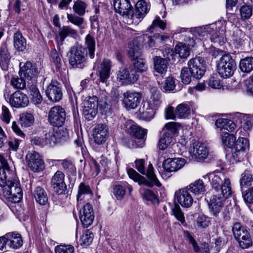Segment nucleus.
Returning a JSON list of instances; mask_svg holds the SVG:
<instances>
[{
	"mask_svg": "<svg viewBox=\"0 0 253 253\" xmlns=\"http://www.w3.org/2000/svg\"><path fill=\"white\" fill-rule=\"evenodd\" d=\"M135 167L136 169L142 174H146L150 181L138 173L134 169L128 168L127 169V172L129 177L135 182H138L139 184H144L149 187H152L154 185L158 187L161 186V184L156 177L154 172V168L151 164L148 166L147 172L146 173L145 170V161L144 159L136 160L135 161Z\"/></svg>",
	"mask_w": 253,
	"mask_h": 253,
	"instance_id": "nucleus-1",
	"label": "nucleus"
},
{
	"mask_svg": "<svg viewBox=\"0 0 253 253\" xmlns=\"http://www.w3.org/2000/svg\"><path fill=\"white\" fill-rule=\"evenodd\" d=\"M208 178L212 191L216 194L222 195L223 197L228 198L232 194L231 181L221 172H213L207 174L205 177Z\"/></svg>",
	"mask_w": 253,
	"mask_h": 253,
	"instance_id": "nucleus-2",
	"label": "nucleus"
},
{
	"mask_svg": "<svg viewBox=\"0 0 253 253\" xmlns=\"http://www.w3.org/2000/svg\"><path fill=\"white\" fill-rule=\"evenodd\" d=\"M87 49L82 45L73 46L67 53L69 65L72 68L83 69L87 60Z\"/></svg>",
	"mask_w": 253,
	"mask_h": 253,
	"instance_id": "nucleus-3",
	"label": "nucleus"
},
{
	"mask_svg": "<svg viewBox=\"0 0 253 253\" xmlns=\"http://www.w3.org/2000/svg\"><path fill=\"white\" fill-rule=\"evenodd\" d=\"M2 188L3 196L9 201L19 203L23 197V191L19 181L16 179L9 180Z\"/></svg>",
	"mask_w": 253,
	"mask_h": 253,
	"instance_id": "nucleus-4",
	"label": "nucleus"
},
{
	"mask_svg": "<svg viewBox=\"0 0 253 253\" xmlns=\"http://www.w3.org/2000/svg\"><path fill=\"white\" fill-rule=\"evenodd\" d=\"M217 71L219 75L223 78L231 77L236 69L235 60L230 54L221 57L216 61Z\"/></svg>",
	"mask_w": 253,
	"mask_h": 253,
	"instance_id": "nucleus-5",
	"label": "nucleus"
},
{
	"mask_svg": "<svg viewBox=\"0 0 253 253\" xmlns=\"http://www.w3.org/2000/svg\"><path fill=\"white\" fill-rule=\"evenodd\" d=\"M179 126L180 125L175 122H169L165 125L159 140L158 147L159 149L164 150L168 147Z\"/></svg>",
	"mask_w": 253,
	"mask_h": 253,
	"instance_id": "nucleus-6",
	"label": "nucleus"
},
{
	"mask_svg": "<svg viewBox=\"0 0 253 253\" xmlns=\"http://www.w3.org/2000/svg\"><path fill=\"white\" fill-rule=\"evenodd\" d=\"M232 231L235 239L242 248L247 249L252 245L251 236L246 226L240 222H235L233 224Z\"/></svg>",
	"mask_w": 253,
	"mask_h": 253,
	"instance_id": "nucleus-7",
	"label": "nucleus"
},
{
	"mask_svg": "<svg viewBox=\"0 0 253 253\" xmlns=\"http://www.w3.org/2000/svg\"><path fill=\"white\" fill-rule=\"evenodd\" d=\"M128 56L133 65V69L135 70V73H142L147 70L146 61L142 57V52L138 48V46L130 47L128 51Z\"/></svg>",
	"mask_w": 253,
	"mask_h": 253,
	"instance_id": "nucleus-8",
	"label": "nucleus"
},
{
	"mask_svg": "<svg viewBox=\"0 0 253 253\" xmlns=\"http://www.w3.org/2000/svg\"><path fill=\"white\" fill-rule=\"evenodd\" d=\"M249 149V139L244 137H239L235 143V151L232 153L233 160L236 162L244 161L247 156Z\"/></svg>",
	"mask_w": 253,
	"mask_h": 253,
	"instance_id": "nucleus-9",
	"label": "nucleus"
},
{
	"mask_svg": "<svg viewBox=\"0 0 253 253\" xmlns=\"http://www.w3.org/2000/svg\"><path fill=\"white\" fill-rule=\"evenodd\" d=\"M185 163V160L181 158H168L165 160L163 164L164 171L162 173V177L166 178L169 177L171 175V172H175L182 168Z\"/></svg>",
	"mask_w": 253,
	"mask_h": 253,
	"instance_id": "nucleus-10",
	"label": "nucleus"
},
{
	"mask_svg": "<svg viewBox=\"0 0 253 253\" xmlns=\"http://www.w3.org/2000/svg\"><path fill=\"white\" fill-rule=\"evenodd\" d=\"M66 120L65 109L60 106L52 107L48 114V121L49 124L58 127L62 126Z\"/></svg>",
	"mask_w": 253,
	"mask_h": 253,
	"instance_id": "nucleus-11",
	"label": "nucleus"
},
{
	"mask_svg": "<svg viewBox=\"0 0 253 253\" xmlns=\"http://www.w3.org/2000/svg\"><path fill=\"white\" fill-rule=\"evenodd\" d=\"M39 73L38 69L35 63L27 61L23 66H21V63H20L19 77H24L28 81L37 83Z\"/></svg>",
	"mask_w": 253,
	"mask_h": 253,
	"instance_id": "nucleus-12",
	"label": "nucleus"
},
{
	"mask_svg": "<svg viewBox=\"0 0 253 253\" xmlns=\"http://www.w3.org/2000/svg\"><path fill=\"white\" fill-rule=\"evenodd\" d=\"M227 198L223 197L222 195L213 194L208 201V206L211 214L215 220L219 219V215L222 211L224 201Z\"/></svg>",
	"mask_w": 253,
	"mask_h": 253,
	"instance_id": "nucleus-13",
	"label": "nucleus"
},
{
	"mask_svg": "<svg viewBox=\"0 0 253 253\" xmlns=\"http://www.w3.org/2000/svg\"><path fill=\"white\" fill-rule=\"evenodd\" d=\"M48 98L53 102L60 101L63 97V87L61 83L56 80H52L45 90Z\"/></svg>",
	"mask_w": 253,
	"mask_h": 253,
	"instance_id": "nucleus-14",
	"label": "nucleus"
},
{
	"mask_svg": "<svg viewBox=\"0 0 253 253\" xmlns=\"http://www.w3.org/2000/svg\"><path fill=\"white\" fill-rule=\"evenodd\" d=\"M26 161L29 168L34 172H39L45 168L42 156L35 151L28 153L26 156Z\"/></svg>",
	"mask_w": 253,
	"mask_h": 253,
	"instance_id": "nucleus-15",
	"label": "nucleus"
},
{
	"mask_svg": "<svg viewBox=\"0 0 253 253\" xmlns=\"http://www.w3.org/2000/svg\"><path fill=\"white\" fill-rule=\"evenodd\" d=\"M188 66L194 75V78L201 79L205 74L206 67L204 59L201 57L191 59L188 62Z\"/></svg>",
	"mask_w": 253,
	"mask_h": 253,
	"instance_id": "nucleus-16",
	"label": "nucleus"
},
{
	"mask_svg": "<svg viewBox=\"0 0 253 253\" xmlns=\"http://www.w3.org/2000/svg\"><path fill=\"white\" fill-rule=\"evenodd\" d=\"M115 11L128 18H133V9L130 0H113Z\"/></svg>",
	"mask_w": 253,
	"mask_h": 253,
	"instance_id": "nucleus-17",
	"label": "nucleus"
},
{
	"mask_svg": "<svg viewBox=\"0 0 253 253\" xmlns=\"http://www.w3.org/2000/svg\"><path fill=\"white\" fill-rule=\"evenodd\" d=\"M5 98L9 99V103L12 107L16 108H23L27 106L29 102L28 96L20 91H16L7 97L4 94Z\"/></svg>",
	"mask_w": 253,
	"mask_h": 253,
	"instance_id": "nucleus-18",
	"label": "nucleus"
},
{
	"mask_svg": "<svg viewBox=\"0 0 253 253\" xmlns=\"http://www.w3.org/2000/svg\"><path fill=\"white\" fill-rule=\"evenodd\" d=\"M98 102L95 96L89 97L84 103L83 114L85 119L92 120L98 112Z\"/></svg>",
	"mask_w": 253,
	"mask_h": 253,
	"instance_id": "nucleus-19",
	"label": "nucleus"
},
{
	"mask_svg": "<svg viewBox=\"0 0 253 253\" xmlns=\"http://www.w3.org/2000/svg\"><path fill=\"white\" fill-rule=\"evenodd\" d=\"M117 78L122 84H130L136 82L139 75L132 67L124 68L119 71Z\"/></svg>",
	"mask_w": 253,
	"mask_h": 253,
	"instance_id": "nucleus-20",
	"label": "nucleus"
},
{
	"mask_svg": "<svg viewBox=\"0 0 253 253\" xmlns=\"http://www.w3.org/2000/svg\"><path fill=\"white\" fill-rule=\"evenodd\" d=\"M64 174L61 171H57L51 179V186L54 192L58 195L65 194L67 186L64 182Z\"/></svg>",
	"mask_w": 253,
	"mask_h": 253,
	"instance_id": "nucleus-21",
	"label": "nucleus"
},
{
	"mask_svg": "<svg viewBox=\"0 0 253 253\" xmlns=\"http://www.w3.org/2000/svg\"><path fill=\"white\" fill-rule=\"evenodd\" d=\"M141 99L140 93L127 91L123 93V102L127 109H133L138 105Z\"/></svg>",
	"mask_w": 253,
	"mask_h": 253,
	"instance_id": "nucleus-22",
	"label": "nucleus"
},
{
	"mask_svg": "<svg viewBox=\"0 0 253 253\" xmlns=\"http://www.w3.org/2000/svg\"><path fill=\"white\" fill-rule=\"evenodd\" d=\"M189 153L192 157L197 161L206 159L209 154L207 148L199 142H195L190 146Z\"/></svg>",
	"mask_w": 253,
	"mask_h": 253,
	"instance_id": "nucleus-23",
	"label": "nucleus"
},
{
	"mask_svg": "<svg viewBox=\"0 0 253 253\" xmlns=\"http://www.w3.org/2000/svg\"><path fill=\"white\" fill-rule=\"evenodd\" d=\"M80 218L84 227L87 228L92 224L94 219V215L91 205L87 203L80 210Z\"/></svg>",
	"mask_w": 253,
	"mask_h": 253,
	"instance_id": "nucleus-24",
	"label": "nucleus"
},
{
	"mask_svg": "<svg viewBox=\"0 0 253 253\" xmlns=\"http://www.w3.org/2000/svg\"><path fill=\"white\" fill-rule=\"evenodd\" d=\"M175 197L178 203L184 208H190L194 201L192 195L188 190V187L176 191Z\"/></svg>",
	"mask_w": 253,
	"mask_h": 253,
	"instance_id": "nucleus-25",
	"label": "nucleus"
},
{
	"mask_svg": "<svg viewBox=\"0 0 253 253\" xmlns=\"http://www.w3.org/2000/svg\"><path fill=\"white\" fill-rule=\"evenodd\" d=\"M124 129L131 136L138 139H144L147 132L146 129L136 125L132 120H129L124 124Z\"/></svg>",
	"mask_w": 253,
	"mask_h": 253,
	"instance_id": "nucleus-26",
	"label": "nucleus"
},
{
	"mask_svg": "<svg viewBox=\"0 0 253 253\" xmlns=\"http://www.w3.org/2000/svg\"><path fill=\"white\" fill-rule=\"evenodd\" d=\"M93 136L95 143L101 144L104 143L108 136L107 126L103 124L97 125L93 130Z\"/></svg>",
	"mask_w": 253,
	"mask_h": 253,
	"instance_id": "nucleus-27",
	"label": "nucleus"
},
{
	"mask_svg": "<svg viewBox=\"0 0 253 253\" xmlns=\"http://www.w3.org/2000/svg\"><path fill=\"white\" fill-rule=\"evenodd\" d=\"M112 67L111 61L108 59H104L100 64L98 71L100 81L106 83L109 78Z\"/></svg>",
	"mask_w": 253,
	"mask_h": 253,
	"instance_id": "nucleus-28",
	"label": "nucleus"
},
{
	"mask_svg": "<svg viewBox=\"0 0 253 253\" xmlns=\"http://www.w3.org/2000/svg\"><path fill=\"white\" fill-rule=\"evenodd\" d=\"M7 239V245L11 249H17L20 248L23 243L20 234L14 232H10L6 234Z\"/></svg>",
	"mask_w": 253,
	"mask_h": 253,
	"instance_id": "nucleus-29",
	"label": "nucleus"
},
{
	"mask_svg": "<svg viewBox=\"0 0 253 253\" xmlns=\"http://www.w3.org/2000/svg\"><path fill=\"white\" fill-rule=\"evenodd\" d=\"M32 195L36 202L41 205H45L48 202L47 192L41 186L36 187L33 191Z\"/></svg>",
	"mask_w": 253,
	"mask_h": 253,
	"instance_id": "nucleus-30",
	"label": "nucleus"
},
{
	"mask_svg": "<svg viewBox=\"0 0 253 253\" xmlns=\"http://www.w3.org/2000/svg\"><path fill=\"white\" fill-rule=\"evenodd\" d=\"M155 71L160 75L163 76L167 71L168 61L161 56H155L153 58Z\"/></svg>",
	"mask_w": 253,
	"mask_h": 253,
	"instance_id": "nucleus-31",
	"label": "nucleus"
},
{
	"mask_svg": "<svg viewBox=\"0 0 253 253\" xmlns=\"http://www.w3.org/2000/svg\"><path fill=\"white\" fill-rule=\"evenodd\" d=\"M156 110V108L145 103L139 109L140 118L149 121L154 118Z\"/></svg>",
	"mask_w": 253,
	"mask_h": 253,
	"instance_id": "nucleus-32",
	"label": "nucleus"
},
{
	"mask_svg": "<svg viewBox=\"0 0 253 253\" xmlns=\"http://www.w3.org/2000/svg\"><path fill=\"white\" fill-rule=\"evenodd\" d=\"M59 35L60 36L59 43L60 45H62L66 37H70L74 39L76 38L78 36V32L69 26H63L59 29Z\"/></svg>",
	"mask_w": 253,
	"mask_h": 253,
	"instance_id": "nucleus-33",
	"label": "nucleus"
},
{
	"mask_svg": "<svg viewBox=\"0 0 253 253\" xmlns=\"http://www.w3.org/2000/svg\"><path fill=\"white\" fill-rule=\"evenodd\" d=\"M135 9H133V18L142 19L148 11V7L146 2L141 0L138 1L135 5Z\"/></svg>",
	"mask_w": 253,
	"mask_h": 253,
	"instance_id": "nucleus-34",
	"label": "nucleus"
},
{
	"mask_svg": "<svg viewBox=\"0 0 253 253\" xmlns=\"http://www.w3.org/2000/svg\"><path fill=\"white\" fill-rule=\"evenodd\" d=\"M14 47L15 49L19 51H24L27 47L26 40L23 36L21 33L16 32L13 36Z\"/></svg>",
	"mask_w": 253,
	"mask_h": 253,
	"instance_id": "nucleus-35",
	"label": "nucleus"
},
{
	"mask_svg": "<svg viewBox=\"0 0 253 253\" xmlns=\"http://www.w3.org/2000/svg\"><path fill=\"white\" fill-rule=\"evenodd\" d=\"M10 58L7 46L5 45L1 46L0 48V65L3 70H7Z\"/></svg>",
	"mask_w": 253,
	"mask_h": 253,
	"instance_id": "nucleus-36",
	"label": "nucleus"
},
{
	"mask_svg": "<svg viewBox=\"0 0 253 253\" xmlns=\"http://www.w3.org/2000/svg\"><path fill=\"white\" fill-rule=\"evenodd\" d=\"M215 125L217 127L220 128L223 132L227 130L228 132H232L235 128L236 125L232 121L227 119L219 118L215 122Z\"/></svg>",
	"mask_w": 253,
	"mask_h": 253,
	"instance_id": "nucleus-37",
	"label": "nucleus"
},
{
	"mask_svg": "<svg viewBox=\"0 0 253 253\" xmlns=\"http://www.w3.org/2000/svg\"><path fill=\"white\" fill-rule=\"evenodd\" d=\"M150 92L151 93V96L148 102L146 103L157 109L160 106L161 103L160 93L155 87L150 89Z\"/></svg>",
	"mask_w": 253,
	"mask_h": 253,
	"instance_id": "nucleus-38",
	"label": "nucleus"
},
{
	"mask_svg": "<svg viewBox=\"0 0 253 253\" xmlns=\"http://www.w3.org/2000/svg\"><path fill=\"white\" fill-rule=\"evenodd\" d=\"M139 192L143 200L150 201L153 204L159 203V200L152 190L142 187L140 189Z\"/></svg>",
	"mask_w": 253,
	"mask_h": 253,
	"instance_id": "nucleus-39",
	"label": "nucleus"
},
{
	"mask_svg": "<svg viewBox=\"0 0 253 253\" xmlns=\"http://www.w3.org/2000/svg\"><path fill=\"white\" fill-rule=\"evenodd\" d=\"M188 190L195 195H199L204 193L206 188L203 181L199 179L190 184L188 187Z\"/></svg>",
	"mask_w": 253,
	"mask_h": 253,
	"instance_id": "nucleus-40",
	"label": "nucleus"
},
{
	"mask_svg": "<svg viewBox=\"0 0 253 253\" xmlns=\"http://www.w3.org/2000/svg\"><path fill=\"white\" fill-rule=\"evenodd\" d=\"M239 67L243 72H251L253 70V57H248L241 59L240 62Z\"/></svg>",
	"mask_w": 253,
	"mask_h": 253,
	"instance_id": "nucleus-41",
	"label": "nucleus"
},
{
	"mask_svg": "<svg viewBox=\"0 0 253 253\" xmlns=\"http://www.w3.org/2000/svg\"><path fill=\"white\" fill-rule=\"evenodd\" d=\"M85 44L86 46L85 47L87 50H88V54L91 58H93L94 57V51L95 48V41L94 38L88 34L86 36L85 38Z\"/></svg>",
	"mask_w": 253,
	"mask_h": 253,
	"instance_id": "nucleus-42",
	"label": "nucleus"
},
{
	"mask_svg": "<svg viewBox=\"0 0 253 253\" xmlns=\"http://www.w3.org/2000/svg\"><path fill=\"white\" fill-rule=\"evenodd\" d=\"M190 108L186 103H181L176 108V115L179 118H186L190 114Z\"/></svg>",
	"mask_w": 253,
	"mask_h": 253,
	"instance_id": "nucleus-43",
	"label": "nucleus"
},
{
	"mask_svg": "<svg viewBox=\"0 0 253 253\" xmlns=\"http://www.w3.org/2000/svg\"><path fill=\"white\" fill-rule=\"evenodd\" d=\"M10 169L0 168V186L3 187L7 183L9 180L13 179Z\"/></svg>",
	"mask_w": 253,
	"mask_h": 253,
	"instance_id": "nucleus-44",
	"label": "nucleus"
},
{
	"mask_svg": "<svg viewBox=\"0 0 253 253\" xmlns=\"http://www.w3.org/2000/svg\"><path fill=\"white\" fill-rule=\"evenodd\" d=\"M35 118L31 113L25 112L23 113L20 117V122L22 126L29 127L33 125Z\"/></svg>",
	"mask_w": 253,
	"mask_h": 253,
	"instance_id": "nucleus-45",
	"label": "nucleus"
},
{
	"mask_svg": "<svg viewBox=\"0 0 253 253\" xmlns=\"http://www.w3.org/2000/svg\"><path fill=\"white\" fill-rule=\"evenodd\" d=\"M253 181V177L251 171L249 169L245 170L241 174V178L240 180L241 187L243 186H250Z\"/></svg>",
	"mask_w": 253,
	"mask_h": 253,
	"instance_id": "nucleus-46",
	"label": "nucleus"
},
{
	"mask_svg": "<svg viewBox=\"0 0 253 253\" xmlns=\"http://www.w3.org/2000/svg\"><path fill=\"white\" fill-rule=\"evenodd\" d=\"M174 50L181 58H186L190 54V48L181 42L176 45Z\"/></svg>",
	"mask_w": 253,
	"mask_h": 253,
	"instance_id": "nucleus-47",
	"label": "nucleus"
},
{
	"mask_svg": "<svg viewBox=\"0 0 253 253\" xmlns=\"http://www.w3.org/2000/svg\"><path fill=\"white\" fill-rule=\"evenodd\" d=\"M180 78L181 82L185 84H189L194 78V75L191 70L188 67H183L181 70Z\"/></svg>",
	"mask_w": 253,
	"mask_h": 253,
	"instance_id": "nucleus-48",
	"label": "nucleus"
},
{
	"mask_svg": "<svg viewBox=\"0 0 253 253\" xmlns=\"http://www.w3.org/2000/svg\"><path fill=\"white\" fill-rule=\"evenodd\" d=\"M87 4L81 0H77L73 6L74 11L79 16H83L85 13Z\"/></svg>",
	"mask_w": 253,
	"mask_h": 253,
	"instance_id": "nucleus-49",
	"label": "nucleus"
},
{
	"mask_svg": "<svg viewBox=\"0 0 253 253\" xmlns=\"http://www.w3.org/2000/svg\"><path fill=\"white\" fill-rule=\"evenodd\" d=\"M44 141L45 145H48L50 146H53L58 143L54 129L49 130L45 134Z\"/></svg>",
	"mask_w": 253,
	"mask_h": 253,
	"instance_id": "nucleus-50",
	"label": "nucleus"
},
{
	"mask_svg": "<svg viewBox=\"0 0 253 253\" xmlns=\"http://www.w3.org/2000/svg\"><path fill=\"white\" fill-rule=\"evenodd\" d=\"M62 166L63 169L68 174L75 175L76 173V169L72 162L68 160H59Z\"/></svg>",
	"mask_w": 253,
	"mask_h": 253,
	"instance_id": "nucleus-51",
	"label": "nucleus"
},
{
	"mask_svg": "<svg viewBox=\"0 0 253 253\" xmlns=\"http://www.w3.org/2000/svg\"><path fill=\"white\" fill-rule=\"evenodd\" d=\"M61 56V55L58 53L55 49L53 48L51 50V60L54 64L57 70H59L61 68L62 65Z\"/></svg>",
	"mask_w": 253,
	"mask_h": 253,
	"instance_id": "nucleus-52",
	"label": "nucleus"
},
{
	"mask_svg": "<svg viewBox=\"0 0 253 253\" xmlns=\"http://www.w3.org/2000/svg\"><path fill=\"white\" fill-rule=\"evenodd\" d=\"M93 237V233L89 230H86L81 238V246L86 247L90 245L92 242Z\"/></svg>",
	"mask_w": 253,
	"mask_h": 253,
	"instance_id": "nucleus-53",
	"label": "nucleus"
},
{
	"mask_svg": "<svg viewBox=\"0 0 253 253\" xmlns=\"http://www.w3.org/2000/svg\"><path fill=\"white\" fill-rule=\"evenodd\" d=\"M221 135L222 143L224 146L230 148L235 143V137L232 134H230L226 131H223Z\"/></svg>",
	"mask_w": 253,
	"mask_h": 253,
	"instance_id": "nucleus-54",
	"label": "nucleus"
},
{
	"mask_svg": "<svg viewBox=\"0 0 253 253\" xmlns=\"http://www.w3.org/2000/svg\"><path fill=\"white\" fill-rule=\"evenodd\" d=\"M253 7L249 5H243L240 9L241 18L245 20L249 19L253 14Z\"/></svg>",
	"mask_w": 253,
	"mask_h": 253,
	"instance_id": "nucleus-55",
	"label": "nucleus"
},
{
	"mask_svg": "<svg viewBox=\"0 0 253 253\" xmlns=\"http://www.w3.org/2000/svg\"><path fill=\"white\" fill-rule=\"evenodd\" d=\"M92 194V190L88 185L85 184L84 182L80 184L78 189V193L77 195V200L82 199V196L83 195Z\"/></svg>",
	"mask_w": 253,
	"mask_h": 253,
	"instance_id": "nucleus-56",
	"label": "nucleus"
},
{
	"mask_svg": "<svg viewBox=\"0 0 253 253\" xmlns=\"http://www.w3.org/2000/svg\"><path fill=\"white\" fill-rule=\"evenodd\" d=\"M172 211L175 217L183 225L185 224V220L184 213L181 208L177 204H175L172 208Z\"/></svg>",
	"mask_w": 253,
	"mask_h": 253,
	"instance_id": "nucleus-57",
	"label": "nucleus"
},
{
	"mask_svg": "<svg viewBox=\"0 0 253 253\" xmlns=\"http://www.w3.org/2000/svg\"><path fill=\"white\" fill-rule=\"evenodd\" d=\"M24 77H12L11 79V84L15 88L23 89L26 86V83Z\"/></svg>",
	"mask_w": 253,
	"mask_h": 253,
	"instance_id": "nucleus-58",
	"label": "nucleus"
},
{
	"mask_svg": "<svg viewBox=\"0 0 253 253\" xmlns=\"http://www.w3.org/2000/svg\"><path fill=\"white\" fill-rule=\"evenodd\" d=\"M210 223V218L204 214L199 215L196 219L197 225L199 228H207L209 226Z\"/></svg>",
	"mask_w": 253,
	"mask_h": 253,
	"instance_id": "nucleus-59",
	"label": "nucleus"
},
{
	"mask_svg": "<svg viewBox=\"0 0 253 253\" xmlns=\"http://www.w3.org/2000/svg\"><path fill=\"white\" fill-rule=\"evenodd\" d=\"M242 117L244 129L250 130L253 126V115L243 114Z\"/></svg>",
	"mask_w": 253,
	"mask_h": 253,
	"instance_id": "nucleus-60",
	"label": "nucleus"
},
{
	"mask_svg": "<svg viewBox=\"0 0 253 253\" xmlns=\"http://www.w3.org/2000/svg\"><path fill=\"white\" fill-rule=\"evenodd\" d=\"M245 34L240 30L237 29L232 35L233 42L237 45H241L244 42Z\"/></svg>",
	"mask_w": 253,
	"mask_h": 253,
	"instance_id": "nucleus-61",
	"label": "nucleus"
},
{
	"mask_svg": "<svg viewBox=\"0 0 253 253\" xmlns=\"http://www.w3.org/2000/svg\"><path fill=\"white\" fill-rule=\"evenodd\" d=\"M58 142L62 141H66L69 138V131L66 128H63L55 130Z\"/></svg>",
	"mask_w": 253,
	"mask_h": 253,
	"instance_id": "nucleus-62",
	"label": "nucleus"
},
{
	"mask_svg": "<svg viewBox=\"0 0 253 253\" xmlns=\"http://www.w3.org/2000/svg\"><path fill=\"white\" fill-rule=\"evenodd\" d=\"M211 42L218 45H223L225 42L226 39L224 34H221L219 32H216L213 33L211 37Z\"/></svg>",
	"mask_w": 253,
	"mask_h": 253,
	"instance_id": "nucleus-63",
	"label": "nucleus"
},
{
	"mask_svg": "<svg viewBox=\"0 0 253 253\" xmlns=\"http://www.w3.org/2000/svg\"><path fill=\"white\" fill-rule=\"evenodd\" d=\"M55 253H74V247L70 245L57 246L55 248Z\"/></svg>",
	"mask_w": 253,
	"mask_h": 253,
	"instance_id": "nucleus-64",
	"label": "nucleus"
}]
</instances>
